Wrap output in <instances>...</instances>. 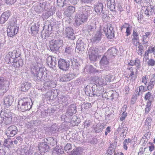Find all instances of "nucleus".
I'll list each match as a JSON object with an SVG mask.
<instances>
[{"mask_svg":"<svg viewBox=\"0 0 155 155\" xmlns=\"http://www.w3.org/2000/svg\"><path fill=\"white\" fill-rule=\"evenodd\" d=\"M92 8L88 5L80 7L76 15L75 23L79 26L87 21L89 17L92 14Z\"/></svg>","mask_w":155,"mask_h":155,"instance_id":"f257e3e1","label":"nucleus"},{"mask_svg":"<svg viewBox=\"0 0 155 155\" xmlns=\"http://www.w3.org/2000/svg\"><path fill=\"white\" fill-rule=\"evenodd\" d=\"M37 65L34 66L31 68V72L34 80L35 81L46 82L49 81L47 76V73L45 71V68L42 67L40 63H38Z\"/></svg>","mask_w":155,"mask_h":155,"instance_id":"f03ea898","label":"nucleus"},{"mask_svg":"<svg viewBox=\"0 0 155 155\" xmlns=\"http://www.w3.org/2000/svg\"><path fill=\"white\" fill-rule=\"evenodd\" d=\"M85 92L87 95L91 97L99 96L103 93L102 87H97L95 84L92 86L87 85L85 88Z\"/></svg>","mask_w":155,"mask_h":155,"instance_id":"7ed1b4c3","label":"nucleus"},{"mask_svg":"<svg viewBox=\"0 0 155 155\" xmlns=\"http://www.w3.org/2000/svg\"><path fill=\"white\" fill-rule=\"evenodd\" d=\"M30 100L27 97H23L19 100L18 102V109L21 111L29 110L31 107L32 103L29 101Z\"/></svg>","mask_w":155,"mask_h":155,"instance_id":"20e7f679","label":"nucleus"},{"mask_svg":"<svg viewBox=\"0 0 155 155\" xmlns=\"http://www.w3.org/2000/svg\"><path fill=\"white\" fill-rule=\"evenodd\" d=\"M63 41L59 38L53 39L49 41L50 49L53 52L57 53L59 51V48L62 46Z\"/></svg>","mask_w":155,"mask_h":155,"instance_id":"39448f33","label":"nucleus"},{"mask_svg":"<svg viewBox=\"0 0 155 155\" xmlns=\"http://www.w3.org/2000/svg\"><path fill=\"white\" fill-rule=\"evenodd\" d=\"M95 10L98 15H101L102 19H104L107 17L106 8L104 7L102 3H98L95 8Z\"/></svg>","mask_w":155,"mask_h":155,"instance_id":"423d86ee","label":"nucleus"},{"mask_svg":"<svg viewBox=\"0 0 155 155\" xmlns=\"http://www.w3.org/2000/svg\"><path fill=\"white\" fill-rule=\"evenodd\" d=\"M80 61L79 58L76 57L69 60L70 66L71 64V67L74 71L73 73H74L76 75H77L79 73L78 68L80 66Z\"/></svg>","mask_w":155,"mask_h":155,"instance_id":"0eeeda50","label":"nucleus"},{"mask_svg":"<svg viewBox=\"0 0 155 155\" xmlns=\"http://www.w3.org/2000/svg\"><path fill=\"white\" fill-rule=\"evenodd\" d=\"M110 24H108L104 28V31L107 38L112 39L114 37V31Z\"/></svg>","mask_w":155,"mask_h":155,"instance_id":"6e6552de","label":"nucleus"},{"mask_svg":"<svg viewBox=\"0 0 155 155\" xmlns=\"http://www.w3.org/2000/svg\"><path fill=\"white\" fill-rule=\"evenodd\" d=\"M58 63L59 68L63 71H67L70 67L69 60H65L60 58L58 60Z\"/></svg>","mask_w":155,"mask_h":155,"instance_id":"1a4fd4ad","label":"nucleus"},{"mask_svg":"<svg viewBox=\"0 0 155 155\" xmlns=\"http://www.w3.org/2000/svg\"><path fill=\"white\" fill-rule=\"evenodd\" d=\"M15 23H12L10 26H9L7 30L8 36L10 38L13 37L17 34L18 31V27L15 25Z\"/></svg>","mask_w":155,"mask_h":155,"instance_id":"9d476101","label":"nucleus"},{"mask_svg":"<svg viewBox=\"0 0 155 155\" xmlns=\"http://www.w3.org/2000/svg\"><path fill=\"white\" fill-rule=\"evenodd\" d=\"M108 58L105 55L100 61V67L101 68L103 69L102 71H109L111 70V68L108 66Z\"/></svg>","mask_w":155,"mask_h":155,"instance_id":"9b49d317","label":"nucleus"},{"mask_svg":"<svg viewBox=\"0 0 155 155\" xmlns=\"http://www.w3.org/2000/svg\"><path fill=\"white\" fill-rule=\"evenodd\" d=\"M86 47V45L84 43V39L80 38L77 41L76 51L78 53H81L84 51Z\"/></svg>","mask_w":155,"mask_h":155,"instance_id":"f8f14e48","label":"nucleus"},{"mask_svg":"<svg viewBox=\"0 0 155 155\" xmlns=\"http://www.w3.org/2000/svg\"><path fill=\"white\" fill-rule=\"evenodd\" d=\"M98 51V50L94 48H90L89 49L88 54L89 59L92 62L96 61Z\"/></svg>","mask_w":155,"mask_h":155,"instance_id":"ddd939ff","label":"nucleus"},{"mask_svg":"<svg viewBox=\"0 0 155 155\" xmlns=\"http://www.w3.org/2000/svg\"><path fill=\"white\" fill-rule=\"evenodd\" d=\"M18 129L16 126L12 125L6 129V134L9 138L10 137H14L18 132Z\"/></svg>","mask_w":155,"mask_h":155,"instance_id":"4468645a","label":"nucleus"},{"mask_svg":"<svg viewBox=\"0 0 155 155\" xmlns=\"http://www.w3.org/2000/svg\"><path fill=\"white\" fill-rule=\"evenodd\" d=\"M117 52V50L114 47H112L109 49L107 51L105 54V55L108 58V60L113 58L116 56Z\"/></svg>","mask_w":155,"mask_h":155,"instance_id":"2eb2a0df","label":"nucleus"},{"mask_svg":"<svg viewBox=\"0 0 155 155\" xmlns=\"http://www.w3.org/2000/svg\"><path fill=\"white\" fill-rule=\"evenodd\" d=\"M64 35L66 37L71 40H74L75 38L74 30L71 27H69L66 28Z\"/></svg>","mask_w":155,"mask_h":155,"instance_id":"dca6fc26","label":"nucleus"},{"mask_svg":"<svg viewBox=\"0 0 155 155\" xmlns=\"http://www.w3.org/2000/svg\"><path fill=\"white\" fill-rule=\"evenodd\" d=\"M74 73L64 74L60 77V81L62 82L68 81L73 79L75 76H77Z\"/></svg>","mask_w":155,"mask_h":155,"instance_id":"f3484780","label":"nucleus"},{"mask_svg":"<svg viewBox=\"0 0 155 155\" xmlns=\"http://www.w3.org/2000/svg\"><path fill=\"white\" fill-rule=\"evenodd\" d=\"M46 61L48 65L52 68L55 67L58 63L56 58L52 57L51 56H49L47 58Z\"/></svg>","mask_w":155,"mask_h":155,"instance_id":"a211bd4d","label":"nucleus"},{"mask_svg":"<svg viewBox=\"0 0 155 155\" xmlns=\"http://www.w3.org/2000/svg\"><path fill=\"white\" fill-rule=\"evenodd\" d=\"M7 81L4 78L0 77V95H2L6 91L5 84Z\"/></svg>","mask_w":155,"mask_h":155,"instance_id":"6ab92c4d","label":"nucleus"},{"mask_svg":"<svg viewBox=\"0 0 155 155\" xmlns=\"http://www.w3.org/2000/svg\"><path fill=\"white\" fill-rule=\"evenodd\" d=\"M38 149L41 152H45L48 151L49 149V147L46 142H42L40 143Z\"/></svg>","mask_w":155,"mask_h":155,"instance_id":"aec40b11","label":"nucleus"},{"mask_svg":"<svg viewBox=\"0 0 155 155\" xmlns=\"http://www.w3.org/2000/svg\"><path fill=\"white\" fill-rule=\"evenodd\" d=\"M14 100L13 97L12 96H8L4 99V104L6 107H8L12 104Z\"/></svg>","mask_w":155,"mask_h":155,"instance_id":"412c9836","label":"nucleus"},{"mask_svg":"<svg viewBox=\"0 0 155 155\" xmlns=\"http://www.w3.org/2000/svg\"><path fill=\"white\" fill-rule=\"evenodd\" d=\"M151 96L150 92H148L146 94V100L148 99L149 100L147 101V105H146V112H148L151 109V101L150 100V97Z\"/></svg>","mask_w":155,"mask_h":155,"instance_id":"4be33fe9","label":"nucleus"},{"mask_svg":"<svg viewBox=\"0 0 155 155\" xmlns=\"http://www.w3.org/2000/svg\"><path fill=\"white\" fill-rule=\"evenodd\" d=\"M8 54L13 59H16L15 58H18L21 55L19 50L16 49L12 52H9Z\"/></svg>","mask_w":155,"mask_h":155,"instance_id":"5701e85b","label":"nucleus"},{"mask_svg":"<svg viewBox=\"0 0 155 155\" xmlns=\"http://www.w3.org/2000/svg\"><path fill=\"white\" fill-rule=\"evenodd\" d=\"M9 110L6 109H3L2 110L0 113V115L2 116L7 118H12V113L9 111Z\"/></svg>","mask_w":155,"mask_h":155,"instance_id":"b1692460","label":"nucleus"},{"mask_svg":"<svg viewBox=\"0 0 155 155\" xmlns=\"http://www.w3.org/2000/svg\"><path fill=\"white\" fill-rule=\"evenodd\" d=\"M77 112L76 108L75 105L74 104L70 105L68 108L67 113L70 116L72 115Z\"/></svg>","mask_w":155,"mask_h":155,"instance_id":"393cba45","label":"nucleus"},{"mask_svg":"<svg viewBox=\"0 0 155 155\" xmlns=\"http://www.w3.org/2000/svg\"><path fill=\"white\" fill-rule=\"evenodd\" d=\"M31 87V83L28 82H25L21 84L20 89L22 91L25 92L30 88Z\"/></svg>","mask_w":155,"mask_h":155,"instance_id":"a878e982","label":"nucleus"},{"mask_svg":"<svg viewBox=\"0 0 155 155\" xmlns=\"http://www.w3.org/2000/svg\"><path fill=\"white\" fill-rule=\"evenodd\" d=\"M43 84V87L45 89H51L56 86V84L54 82L49 80L45 82Z\"/></svg>","mask_w":155,"mask_h":155,"instance_id":"bb28decb","label":"nucleus"},{"mask_svg":"<svg viewBox=\"0 0 155 155\" xmlns=\"http://www.w3.org/2000/svg\"><path fill=\"white\" fill-rule=\"evenodd\" d=\"M116 4L115 0H109L107 1V7L112 11H115Z\"/></svg>","mask_w":155,"mask_h":155,"instance_id":"cd10ccee","label":"nucleus"},{"mask_svg":"<svg viewBox=\"0 0 155 155\" xmlns=\"http://www.w3.org/2000/svg\"><path fill=\"white\" fill-rule=\"evenodd\" d=\"M73 51V48L72 46L67 45L65 48L64 54V55L70 56L72 54Z\"/></svg>","mask_w":155,"mask_h":155,"instance_id":"c85d7f7f","label":"nucleus"},{"mask_svg":"<svg viewBox=\"0 0 155 155\" xmlns=\"http://www.w3.org/2000/svg\"><path fill=\"white\" fill-rule=\"evenodd\" d=\"M118 131H120L122 134H124V133H127L128 128L126 126L125 124L122 122L120 125H119V127L117 129Z\"/></svg>","mask_w":155,"mask_h":155,"instance_id":"c756f323","label":"nucleus"},{"mask_svg":"<svg viewBox=\"0 0 155 155\" xmlns=\"http://www.w3.org/2000/svg\"><path fill=\"white\" fill-rule=\"evenodd\" d=\"M60 129V127L59 126L57 125L55 123H54L49 128V131L50 132L55 133L57 132H59Z\"/></svg>","mask_w":155,"mask_h":155,"instance_id":"7c9ffc66","label":"nucleus"},{"mask_svg":"<svg viewBox=\"0 0 155 155\" xmlns=\"http://www.w3.org/2000/svg\"><path fill=\"white\" fill-rule=\"evenodd\" d=\"M48 30L46 31L45 33H43L41 34L42 37L43 38L46 39L47 38L49 37V31L51 32L52 31V27L51 25L50 24L48 25H47Z\"/></svg>","mask_w":155,"mask_h":155,"instance_id":"2f4dec72","label":"nucleus"},{"mask_svg":"<svg viewBox=\"0 0 155 155\" xmlns=\"http://www.w3.org/2000/svg\"><path fill=\"white\" fill-rule=\"evenodd\" d=\"M39 24L38 22L33 25L31 27V30L32 33L35 32L37 33L38 31L39 30Z\"/></svg>","mask_w":155,"mask_h":155,"instance_id":"473e14b6","label":"nucleus"},{"mask_svg":"<svg viewBox=\"0 0 155 155\" xmlns=\"http://www.w3.org/2000/svg\"><path fill=\"white\" fill-rule=\"evenodd\" d=\"M16 59H15V61L13 62V66L15 68H18L19 67H22L23 65V61L22 59H20L18 61H16Z\"/></svg>","mask_w":155,"mask_h":155,"instance_id":"72a5a7b5","label":"nucleus"},{"mask_svg":"<svg viewBox=\"0 0 155 155\" xmlns=\"http://www.w3.org/2000/svg\"><path fill=\"white\" fill-rule=\"evenodd\" d=\"M93 128L96 133H99L102 131L104 128L103 125L98 124L96 125H94Z\"/></svg>","mask_w":155,"mask_h":155,"instance_id":"f704fd0d","label":"nucleus"},{"mask_svg":"<svg viewBox=\"0 0 155 155\" xmlns=\"http://www.w3.org/2000/svg\"><path fill=\"white\" fill-rule=\"evenodd\" d=\"M140 61L138 59H136L134 61L130 60V62L128 64L129 65L131 66H133L135 65L136 67H137V68L138 69L140 68Z\"/></svg>","mask_w":155,"mask_h":155,"instance_id":"c9c22d12","label":"nucleus"},{"mask_svg":"<svg viewBox=\"0 0 155 155\" xmlns=\"http://www.w3.org/2000/svg\"><path fill=\"white\" fill-rule=\"evenodd\" d=\"M47 6V5L45 4L40 3V5L37 7V8L38 9V10L37 11L40 13L43 10H47L48 8Z\"/></svg>","mask_w":155,"mask_h":155,"instance_id":"e433bc0d","label":"nucleus"},{"mask_svg":"<svg viewBox=\"0 0 155 155\" xmlns=\"http://www.w3.org/2000/svg\"><path fill=\"white\" fill-rule=\"evenodd\" d=\"M139 95V93H138V90H135L131 98V104H134L137 99V97Z\"/></svg>","mask_w":155,"mask_h":155,"instance_id":"4c0bfd02","label":"nucleus"},{"mask_svg":"<svg viewBox=\"0 0 155 155\" xmlns=\"http://www.w3.org/2000/svg\"><path fill=\"white\" fill-rule=\"evenodd\" d=\"M102 34L101 31H98L95 35L94 37V41L95 42L100 41L101 38Z\"/></svg>","mask_w":155,"mask_h":155,"instance_id":"58836bf2","label":"nucleus"},{"mask_svg":"<svg viewBox=\"0 0 155 155\" xmlns=\"http://www.w3.org/2000/svg\"><path fill=\"white\" fill-rule=\"evenodd\" d=\"M145 141L144 138L143 137H142L140 141V143H142L143 146V147L140 149L139 153L140 154L144 153L145 150V144L144 143V142H145Z\"/></svg>","mask_w":155,"mask_h":155,"instance_id":"ea45409f","label":"nucleus"},{"mask_svg":"<svg viewBox=\"0 0 155 155\" xmlns=\"http://www.w3.org/2000/svg\"><path fill=\"white\" fill-rule=\"evenodd\" d=\"M68 101L67 97L64 95H60L58 97V101L59 103L62 104Z\"/></svg>","mask_w":155,"mask_h":155,"instance_id":"a19ab883","label":"nucleus"},{"mask_svg":"<svg viewBox=\"0 0 155 155\" xmlns=\"http://www.w3.org/2000/svg\"><path fill=\"white\" fill-rule=\"evenodd\" d=\"M105 80L107 82L112 81L114 79V77L111 74H109L106 76L105 78Z\"/></svg>","mask_w":155,"mask_h":155,"instance_id":"79ce46f5","label":"nucleus"},{"mask_svg":"<svg viewBox=\"0 0 155 155\" xmlns=\"http://www.w3.org/2000/svg\"><path fill=\"white\" fill-rule=\"evenodd\" d=\"M50 143V144L52 146H54L57 143L56 139L53 137H49L46 139Z\"/></svg>","mask_w":155,"mask_h":155,"instance_id":"37998d69","label":"nucleus"},{"mask_svg":"<svg viewBox=\"0 0 155 155\" xmlns=\"http://www.w3.org/2000/svg\"><path fill=\"white\" fill-rule=\"evenodd\" d=\"M11 12L9 10H7L3 13L2 14L3 17L5 18V19H6L7 20L9 17L10 16Z\"/></svg>","mask_w":155,"mask_h":155,"instance_id":"c03bdc74","label":"nucleus"},{"mask_svg":"<svg viewBox=\"0 0 155 155\" xmlns=\"http://www.w3.org/2000/svg\"><path fill=\"white\" fill-rule=\"evenodd\" d=\"M96 82L99 84V86H101L104 84V80L101 78L97 77L96 78Z\"/></svg>","mask_w":155,"mask_h":155,"instance_id":"a18cd8bd","label":"nucleus"},{"mask_svg":"<svg viewBox=\"0 0 155 155\" xmlns=\"http://www.w3.org/2000/svg\"><path fill=\"white\" fill-rule=\"evenodd\" d=\"M5 60L6 62L8 64L12 63L15 61V59H13L11 58L8 54L6 55L5 58Z\"/></svg>","mask_w":155,"mask_h":155,"instance_id":"49530a36","label":"nucleus"},{"mask_svg":"<svg viewBox=\"0 0 155 155\" xmlns=\"http://www.w3.org/2000/svg\"><path fill=\"white\" fill-rule=\"evenodd\" d=\"M51 15L50 12H47L43 13L42 15V18L44 20H45L48 18Z\"/></svg>","mask_w":155,"mask_h":155,"instance_id":"de8ad7c7","label":"nucleus"},{"mask_svg":"<svg viewBox=\"0 0 155 155\" xmlns=\"http://www.w3.org/2000/svg\"><path fill=\"white\" fill-rule=\"evenodd\" d=\"M147 64L149 66L153 67L155 64V61L153 59L150 58L147 61Z\"/></svg>","mask_w":155,"mask_h":155,"instance_id":"09e8293b","label":"nucleus"},{"mask_svg":"<svg viewBox=\"0 0 155 155\" xmlns=\"http://www.w3.org/2000/svg\"><path fill=\"white\" fill-rule=\"evenodd\" d=\"M4 123L7 125L11 124L12 122V119L10 118V117L8 118L4 117Z\"/></svg>","mask_w":155,"mask_h":155,"instance_id":"8fccbe9b","label":"nucleus"},{"mask_svg":"<svg viewBox=\"0 0 155 155\" xmlns=\"http://www.w3.org/2000/svg\"><path fill=\"white\" fill-rule=\"evenodd\" d=\"M65 0H57L58 5L60 7H63L64 6V5L65 4L64 3Z\"/></svg>","mask_w":155,"mask_h":155,"instance_id":"3c124183","label":"nucleus"},{"mask_svg":"<svg viewBox=\"0 0 155 155\" xmlns=\"http://www.w3.org/2000/svg\"><path fill=\"white\" fill-rule=\"evenodd\" d=\"M136 90H138V93H139V94H142L145 91L143 86L141 85L139 87V89H137Z\"/></svg>","mask_w":155,"mask_h":155,"instance_id":"603ef678","label":"nucleus"},{"mask_svg":"<svg viewBox=\"0 0 155 155\" xmlns=\"http://www.w3.org/2000/svg\"><path fill=\"white\" fill-rule=\"evenodd\" d=\"M69 12L73 13L75 11V8L74 6L70 5L68 6L67 9Z\"/></svg>","mask_w":155,"mask_h":155,"instance_id":"864d4df0","label":"nucleus"},{"mask_svg":"<svg viewBox=\"0 0 155 155\" xmlns=\"http://www.w3.org/2000/svg\"><path fill=\"white\" fill-rule=\"evenodd\" d=\"M72 144L68 143L64 147V150L65 151L69 150L72 149Z\"/></svg>","mask_w":155,"mask_h":155,"instance_id":"5fc2aeb1","label":"nucleus"},{"mask_svg":"<svg viewBox=\"0 0 155 155\" xmlns=\"http://www.w3.org/2000/svg\"><path fill=\"white\" fill-rule=\"evenodd\" d=\"M89 70V72L90 73H92L93 72H101V71H100L98 70H96L95 69H94L93 67L91 66L90 65L89 66L88 68Z\"/></svg>","mask_w":155,"mask_h":155,"instance_id":"6e6d98bb","label":"nucleus"},{"mask_svg":"<svg viewBox=\"0 0 155 155\" xmlns=\"http://www.w3.org/2000/svg\"><path fill=\"white\" fill-rule=\"evenodd\" d=\"M132 68H128V69H129V70H130V71L131 72V73L130 75V77H131V78H136V73L134 74V71L133 70V69H132Z\"/></svg>","mask_w":155,"mask_h":155,"instance_id":"4d7b16f0","label":"nucleus"},{"mask_svg":"<svg viewBox=\"0 0 155 155\" xmlns=\"http://www.w3.org/2000/svg\"><path fill=\"white\" fill-rule=\"evenodd\" d=\"M71 121L73 122H75V124H78L79 122V119L76 116H74L71 118Z\"/></svg>","mask_w":155,"mask_h":155,"instance_id":"13d9d810","label":"nucleus"},{"mask_svg":"<svg viewBox=\"0 0 155 155\" xmlns=\"http://www.w3.org/2000/svg\"><path fill=\"white\" fill-rule=\"evenodd\" d=\"M72 13L70 12L67 9H66L64 12V15L67 17L70 18L71 15L72 14Z\"/></svg>","mask_w":155,"mask_h":155,"instance_id":"bf43d9fd","label":"nucleus"},{"mask_svg":"<svg viewBox=\"0 0 155 155\" xmlns=\"http://www.w3.org/2000/svg\"><path fill=\"white\" fill-rule=\"evenodd\" d=\"M153 6L150 5V7H148L146 9V11L147 10L148 12L147 15H150L151 14V13L153 11Z\"/></svg>","mask_w":155,"mask_h":155,"instance_id":"052dcab7","label":"nucleus"},{"mask_svg":"<svg viewBox=\"0 0 155 155\" xmlns=\"http://www.w3.org/2000/svg\"><path fill=\"white\" fill-rule=\"evenodd\" d=\"M139 49L138 50V53L140 54V55H141L143 52H144V49L142 45H140L139 46Z\"/></svg>","mask_w":155,"mask_h":155,"instance_id":"680f3d73","label":"nucleus"},{"mask_svg":"<svg viewBox=\"0 0 155 155\" xmlns=\"http://www.w3.org/2000/svg\"><path fill=\"white\" fill-rule=\"evenodd\" d=\"M82 106L84 109H87L91 107V104L89 103H86L84 104Z\"/></svg>","mask_w":155,"mask_h":155,"instance_id":"e2e57ef3","label":"nucleus"},{"mask_svg":"<svg viewBox=\"0 0 155 155\" xmlns=\"http://www.w3.org/2000/svg\"><path fill=\"white\" fill-rule=\"evenodd\" d=\"M41 116L43 117H45L48 114V111L47 110H43L41 112Z\"/></svg>","mask_w":155,"mask_h":155,"instance_id":"0e129e2a","label":"nucleus"},{"mask_svg":"<svg viewBox=\"0 0 155 155\" xmlns=\"http://www.w3.org/2000/svg\"><path fill=\"white\" fill-rule=\"evenodd\" d=\"M16 0H5V3L9 5H11L15 3Z\"/></svg>","mask_w":155,"mask_h":155,"instance_id":"69168bd1","label":"nucleus"},{"mask_svg":"<svg viewBox=\"0 0 155 155\" xmlns=\"http://www.w3.org/2000/svg\"><path fill=\"white\" fill-rule=\"evenodd\" d=\"M132 35L133 37V38L139 40L138 35L137 33L134 30L133 31Z\"/></svg>","mask_w":155,"mask_h":155,"instance_id":"338daca9","label":"nucleus"},{"mask_svg":"<svg viewBox=\"0 0 155 155\" xmlns=\"http://www.w3.org/2000/svg\"><path fill=\"white\" fill-rule=\"evenodd\" d=\"M88 29L91 31H94L96 28V25L95 24L91 25L88 26Z\"/></svg>","mask_w":155,"mask_h":155,"instance_id":"774afa93","label":"nucleus"}]
</instances>
